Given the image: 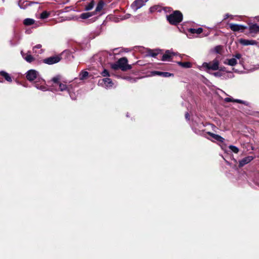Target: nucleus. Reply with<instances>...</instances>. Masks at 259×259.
Listing matches in <instances>:
<instances>
[{
	"label": "nucleus",
	"instance_id": "1",
	"mask_svg": "<svg viewBox=\"0 0 259 259\" xmlns=\"http://www.w3.org/2000/svg\"><path fill=\"white\" fill-rule=\"evenodd\" d=\"M238 60L239 64L248 72L253 71L259 69V64H251V58L249 57L240 53H236L233 55L232 58L226 59L224 63L231 66H234L237 64Z\"/></svg>",
	"mask_w": 259,
	"mask_h": 259
},
{
	"label": "nucleus",
	"instance_id": "2",
	"mask_svg": "<svg viewBox=\"0 0 259 259\" xmlns=\"http://www.w3.org/2000/svg\"><path fill=\"white\" fill-rule=\"evenodd\" d=\"M26 77L30 82H33L34 86L42 91H48L46 85V81L40 77L39 73L33 69L28 70L26 74Z\"/></svg>",
	"mask_w": 259,
	"mask_h": 259
},
{
	"label": "nucleus",
	"instance_id": "3",
	"mask_svg": "<svg viewBox=\"0 0 259 259\" xmlns=\"http://www.w3.org/2000/svg\"><path fill=\"white\" fill-rule=\"evenodd\" d=\"M190 125L193 132L199 135H202L204 132L205 125L200 118L197 116L193 117Z\"/></svg>",
	"mask_w": 259,
	"mask_h": 259
},
{
	"label": "nucleus",
	"instance_id": "4",
	"mask_svg": "<svg viewBox=\"0 0 259 259\" xmlns=\"http://www.w3.org/2000/svg\"><path fill=\"white\" fill-rule=\"evenodd\" d=\"M59 87V91L61 92H67L70 98L75 100L77 96L74 92V88L72 84H67L65 82H61L57 85Z\"/></svg>",
	"mask_w": 259,
	"mask_h": 259
},
{
	"label": "nucleus",
	"instance_id": "5",
	"mask_svg": "<svg viewBox=\"0 0 259 259\" xmlns=\"http://www.w3.org/2000/svg\"><path fill=\"white\" fill-rule=\"evenodd\" d=\"M166 19L170 24L176 25L182 21L183 15L180 11H175L166 16Z\"/></svg>",
	"mask_w": 259,
	"mask_h": 259
},
{
	"label": "nucleus",
	"instance_id": "6",
	"mask_svg": "<svg viewBox=\"0 0 259 259\" xmlns=\"http://www.w3.org/2000/svg\"><path fill=\"white\" fill-rule=\"evenodd\" d=\"M201 68L207 72L209 70H217L219 68V62L217 59H214L209 63L204 62Z\"/></svg>",
	"mask_w": 259,
	"mask_h": 259
},
{
	"label": "nucleus",
	"instance_id": "7",
	"mask_svg": "<svg viewBox=\"0 0 259 259\" xmlns=\"http://www.w3.org/2000/svg\"><path fill=\"white\" fill-rule=\"evenodd\" d=\"M149 0H135L132 4L131 8L134 11H137L138 9L145 5L146 3Z\"/></svg>",
	"mask_w": 259,
	"mask_h": 259
},
{
	"label": "nucleus",
	"instance_id": "8",
	"mask_svg": "<svg viewBox=\"0 0 259 259\" xmlns=\"http://www.w3.org/2000/svg\"><path fill=\"white\" fill-rule=\"evenodd\" d=\"M117 62L120 68L123 71H126L131 68V66L127 64V59L125 57L120 58Z\"/></svg>",
	"mask_w": 259,
	"mask_h": 259
},
{
	"label": "nucleus",
	"instance_id": "9",
	"mask_svg": "<svg viewBox=\"0 0 259 259\" xmlns=\"http://www.w3.org/2000/svg\"><path fill=\"white\" fill-rule=\"evenodd\" d=\"M98 84L108 89L111 88L113 85V83L110 78H105L100 79L98 81Z\"/></svg>",
	"mask_w": 259,
	"mask_h": 259
},
{
	"label": "nucleus",
	"instance_id": "10",
	"mask_svg": "<svg viewBox=\"0 0 259 259\" xmlns=\"http://www.w3.org/2000/svg\"><path fill=\"white\" fill-rule=\"evenodd\" d=\"M228 25L231 30L234 32H242L244 29L247 28V26L241 24H237L231 23L228 24Z\"/></svg>",
	"mask_w": 259,
	"mask_h": 259
},
{
	"label": "nucleus",
	"instance_id": "11",
	"mask_svg": "<svg viewBox=\"0 0 259 259\" xmlns=\"http://www.w3.org/2000/svg\"><path fill=\"white\" fill-rule=\"evenodd\" d=\"M61 58L59 56H51L50 57L45 59L43 62L49 65H52L59 62Z\"/></svg>",
	"mask_w": 259,
	"mask_h": 259
},
{
	"label": "nucleus",
	"instance_id": "12",
	"mask_svg": "<svg viewBox=\"0 0 259 259\" xmlns=\"http://www.w3.org/2000/svg\"><path fill=\"white\" fill-rule=\"evenodd\" d=\"M254 157L252 156H248L240 160L239 161V166L240 167H243L245 165L250 162L253 159Z\"/></svg>",
	"mask_w": 259,
	"mask_h": 259
},
{
	"label": "nucleus",
	"instance_id": "13",
	"mask_svg": "<svg viewBox=\"0 0 259 259\" xmlns=\"http://www.w3.org/2000/svg\"><path fill=\"white\" fill-rule=\"evenodd\" d=\"M21 54L23 58L28 63H31L34 60V58L31 55V52L30 51L25 53L22 51L21 52Z\"/></svg>",
	"mask_w": 259,
	"mask_h": 259
},
{
	"label": "nucleus",
	"instance_id": "14",
	"mask_svg": "<svg viewBox=\"0 0 259 259\" xmlns=\"http://www.w3.org/2000/svg\"><path fill=\"white\" fill-rule=\"evenodd\" d=\"M151 75L153 76L159 75L164 77H169L170 76H173L174 74L172 73L167 72H161L158 71H153L151 72Z\"/></svg>",
	"mask_w": 259,
	"mask_h": 259
},
{
	"label": "nucleus",
	"instance_id": "15",
	"mask_svg": "<svg viewBox=\"0 0 259 259\" xmlns=\"http://www.w3.org/2000/svg\"><path fill=\"white\" fill-rule=\"evenodd\" d=\"M239 42L243 46L256 45L257 42L254 40L245 39L240 38L238 40Z\"/></svg>",
	"mask_w": 259,
	"mask_h": 259
},
{
	"label": "nucleus",
	"instance_id": "16",
	"mask_svg": "<svg viewBox=\"0 0 259 259\" xmlns=\"http://www.w3.org/2000/svg\"><path fill=\"white\" fill-rule=\"evenodd\" d=\"M188 32H189L190 34H187V36L189 38H192L193 36L191 35L194 34H199L203 32V29L201 27H199L198 28L195 29V28H189L188 30Z\"/></svg>",
	"mask_w": 259,
	"mask_h": 259
},
{
	"label": "nucleus",
	"instance_id": "17",
	"mask_svg": "<svg viewBox=\"0 0 259 259\" xmlns=\"http://www.w3.org/2000/svg\"><path fill=\"white\" fill-rule=\"evenodd\" d=\"M224 101L226 102H236L238 103L242 104L246 106H248L249 103L247 102L240 100V99H234L232 98L227 97L224 99Z\"/></svg>",
	"mask_w": 259,
	"mask_h": 259
},
{
	"label": "nucleus",
	"instance_id": "18",
	"mask_svg": "<svg viewBox=\"0 0 259 259\" xmlns=\"http://www.w3.org/2000/svg\"><path fill=\"white\" fill-rule=\"evenodd\" d=\"M249 30L251 33H257L259 32V25L256 24H251L249 25Z\"/></svg>",
	"mask_w": 259,
	"mask_h": 259
},
{
	"label": "nucleus",
	"instance_id": "19",
	"mask_svg": "<svg viewBox=\"0 0 259 259\" xmlns=\"http://www.w3.org/2000/svg\"><path fill=\"white\" fill-rule=\"evenodd\" d=\"M172 55H174V53L167 50L165 52V54L162 55L161 60L163 61H169Z\"/></svg>",
	"mask_w": 259,
	"mask_h": 259
},
{
	"label": "nucleus",
	"instance_id": "20",
	"mask_svg": "<svg viewBox=\"0 0 259 259\" xmlns=\"http://www.w3.org/2000/svg\"><path fill=\"white\" fill-rule=\"evenodd\" d=\"M206 133L208 135L212 137V138H213V139H214L215 140H216L217 141H219L220 142H223L224 141V139L218 135L209 132H208Z\"/></svg>",
	"mask_w": 259,
	"mask_h": 259
},
{
	"label": "nucleus",
	"instance_id": "21",
	"mask_svg": "<svg viewBox=\"0 0 259 259\" xmlns=\"http://www.w3.org/2000/svg\"><path fill=\"white\" fill-rule=\"evenodd\" d=\"M160 50H148V56L152 57H155L160 53Z\"/></svg>",
	"mask_w": 259,
	"mask_h": 259
},
{
	"label": "nucleus",
	"instance_id": "22",
	"mask_svg": "<svg viewBox=\"0 0 259 259\" xmlns=\"http://www.w3.org/2000/svg\"><path fill=\"white\" fill-rule=\"evenodd\" d=\"M0 75H2L3 77L5 78V79L9 81V82H12V79L11 77L10 76V74L4 71H0Z\"/></svg>",
	"mask_w": 259,
	"mask_h": 259
},
{
	"label": "nucleus",
	"instance_id": "23",
	"mask_svg": "<svg viewBox=\"0 0 259 259\" xmlns=\"http://www.w3.org/2000/svg\"><path fill=\"white\" fill-rule=\"evenodd\" d=\"M41 45L40 44H38L34 47H33V51L34 53L37 54H42L43 53V50L41 49Z\"/></svg>",
	"mask_w": 259,
	"mask_h": 259
},
{
	"label": "nucleus",
	"instance_id": "24",
	"mask_svg": "<svg viewBox=\"0 0 259 259\" xmlns=\"http://www.w3.org/2000/svg\"><path fill=\"white\" fill-rule=\"evenodd\" d=\"M104 5V2L102 1H100L98 3V4L96 8L95 11L94 12L95 14H96V13H97V12H100L102 10V9H103Z\"/></svg>",
	"mask_w": 259,
	"mask_h": 259
},
{
	"label": "nucleus",
	"instance_id": "25",
	"mask_svg": "<svg viewBox=\"0 0 259 259\" xmlns=\"http://www.w3.org/2000/svg\"><path fill=\"white\" fill-rule=\"evenodd\" d=\"M94 15H95V12L83 13L80 15V17L82 19H85L93 16Z\"/></svg>",
	"mask_w": 259,
	"mask_h": 259
},
{
	"label": "nucleus",
	"instance_id": "26",
	"mask_svg": "<svg viewBox=\"0 0 259 259\" xmlns=\"http://www.w3.org/2000/svg\"><path fill=\"white\" fill-rule=\"evenodd\" d=\"M35 20L31 18H26L24 20L23 23L25 25L29 26L33 24Z\"/></svg>",
	"mask_w": 259,
	"mask_h": 259
},
{
	"label": "nucleus",
	"instance_id": "27",
	"mask_svg": "<svg viewBox=\"0 0 259 259\" xmlns=\"http://www.w3.org/2000/svg\"><path fill=\"white\" fill-rule=\"evenodd\" d=\"M89 75V73L86 71H81V72L79 73V79L81 80H83L87 78Z\"/></svg>",
	"mask_w": 259,
	"mask_h": 259
},
{
	"label": "nucleus",
	"instance_id": "28",
	"mask_svg": "<svg viewBox=\"0 0 259 259\" xmlns=\"http://www.w3.org/2000/svg\"><path fill=\"white\" fill-rule=\"evenodd\" d=\"M50 13L49 12H48L47 11H44L41 13L40 16V18L41 19H45L49 17L50 16Z\"/></svg>",
	"mask_w": 259,
	"mask_h": 259
},
{
	"label": "nucleus",
	"instance_id": "29",
	"mask_svg": "<svg viewBox=\"0 0 259 259\" xmlns=\"http://www.w3.org/2000/svg\"><path fill=\"white\" fill-rule=\"evenodd\" d=\"M52 81L56 84L57 85L59 84L61 81H60V76L58 75L54 77L52 79Z\"/></svg>",
	"mask_w": 259,
	"mask_h": 259
},
{
	"label": "nucleus",
	"instance_id": "30",
	"mask_svg": "<svg viewBox=\"0 0 259 259\" xmlns=\"http://www.w3.org/2000/svg\"><path fill=\"white\" fill-rule=\"evenodd\" d=\"M94 6V2L93 1H92L90 3H89L85 7V10L86 11H89L92 10Z\"/></svg>",
	"mask_w": 259,
	"mask_h": 259
},
{
	"label": "nucleus",
	"instance_id": "31",
	"mask_svg": "<svg viewBox=\"0 0 259 259\" xmlns=\"http://www.w3.org/2000/svg\"><path fill=\"white\" fill-rule=\"evenodd\" d=\"M178 64L181 65V66L185 68H190L191 67V64L190 62H179Z\"/></svg>",
	"mask_w": 259,
	"mask_h": 259
},
{
	"label": "nucleus",
	"instance_id": "32",
	"mask_svg": "<svg viewBox=\"0 0 259 259\" xmlns=\"http://www.w3.org/2000/svg\"><path fill=\"white\" fill-rule=\"evenodd\" d=\"M28 1L23 2L22 3L19 2V3H18V5L21 9H25L26 6L28 5Z\"/></svg>",
	"mask_w": 259,
	"mask_h": 259
},
{
	"label": "nucleus",
	"instance_id": "33",
	"mask_svg": "<svg viewBox=\"0 0 259 259\" xmlns=\"http://www.w3.org/2000/svg\"><path fill=\"white\" fill-rule=\"evenodd\" d=\"M229 148L234 153H238V152H239V149L235 146H233V145H230L229 146Z\"/></svg>",
	"mask_w": 259,
	"mask_h": 259
},
{
	"label": "nucleus",
	"instance_id": "34",
	"mask_svg": "<svg viewBox=\"0 0 259 259\" xmlns=\"http://www.w3.org/2000/svg\"><path fill=\"white\" fill-rule=\"evenodd\" d=\"M101 74L104 77L109 76L110 74L108 71L107 69H104L102 72Z\"/></svg>",
	"mask_w": 259,
	"mask_h": 259
},
{
	"label": "nucleus",
	"instance_id": "35",
	"mask_svg": "<svg viewBox=\"0 0 259 259\" xmlns=\"http://www.w3.org/2000/svg\"><path fill=\"white\" fill-rule=\"evenodd\" d=\"M210 74L217 77H221L222 76V72L221 71H217L211 73Z\"/></svg>",
	"mask_w": 259,
	"mask_h": 259
},
{
	"label": "nucleus",
	"instance_id": "36",
	"mask_svg": "<svg viewBox=\"0 0 259 259\" xmlns=\"http://www.w3.org/2000/svg\"><path fill=\"white\" fill-rule=\"evenodd\" d=\"M111 67H112V68H113L114 70H116L118 68H120L118 62H117L116 63L112 64Z\"/></svg>",
	"mask_w": 259,
	"mask_h": 259
},
{
	"label": "nucleus",
	"instance_id": "37",
	"mask_svg": "<svg viewBox=\"0 0 259 259\" xmlns=\"http://www.w3.org/2000/svg\"><path fill=\"white\" fill-rule=\"evenodd\" d=\"M228 18H230L231 19H233V16L232 15H230L228 13L227 14H226L224 16V20H226L227 19H228Z\"/></svg>",
	"mask_w": 259,
	"mask_h": 259
},
{
	"label": "nucleus",
	"instance_id": "38",
	"mask_svg": "<svg viewBox=\"0 0 259 259\" xmlns=\"http://www.w3.org/2000/svg\"><path fill=\"white\" fill-rule=\"evenodd\" d=\"M58 2L61 4H65L69 2V0H56Z\"/></svg>",
	"mask_w": 259,
	"mask_h": 259
},
{
	"label": "nucleus",
	"instance_id": "39",
	"mask_svg": "<svg viewBox=\"0 0 259 259\" xmlns=\"http://www.w3.org/2000/svg\"><path fill=\"white\" fill-rule=\"evenodd\" d=\"M69 8V7H66L63 10H61L60 11V13H65V12H66L68 11V9Z\"/></svg>",
	"mask_w": 259,
	"mask_h": 259
},
{
	"label": "nucleus",
	"instance_id": "40",
	"mask_svg": "<svg viewBox=\"0 0 259 259\" xmlns=\"http://www.w3.org/2000/svg\"><path fill=\"white\" fill-rule=\"evenodd\" d=\"M185 118L187 120H189L190 119H189V114L188 113H186L185 114Z\"/></svg>",
	"mask_w": 259,
	"mask_h": 259
},
{
	"label": "nucleus",
	"instance_id": "41",
	"mask_svg": "<svg viewBox=\"0 0 259 259\" xmlns=\"http://www.w3.org/2000/svg\"><path fill=\"white\" fill-rule=\"evenodd\" d=\"M14 38L16 39H19V35L17 33H15L14 35Z\"/></svg>",
	"mask_w": 259,
	"mask_h": 259
},
{
	"label": "nucleus",
	"instance_id": "42",
	"mask_svg": "<svg viewBox=\"0 0 259 259\" xmlns=\"http://www.w3.org/2000/svg\"><path fill=\"white\" fill-rule=\"evenodd\" d=\"M72 19H73V17H66L65 19H64L65 20H71Z\"/></svg>",
	"mask_w": 259,
	"mask_h": 259
},
{
	"label": "nucleus",
	"instance_id": "43",
	"mask_svg": "<svg viewBox=\"0 0 259 259\" xmlns=\"http://www.w3.org/2000/svg\"><path fill=\"white\" fill-rule=\"evenodd\" d=\"M108 54V52H103L101 54H100L99 55L101 56L102 55H106Z\"/></svg>",
	"mask_w": 259,
	"mask_h": 259
},
{
	"label": "nucleus",
	"instance_id": "44",
	"mask_svg": "<svg viewBox=\"0 0 259 259\" xmlns=\"http://www.w3.org/2000/svg\"><path fill=\"white\" fill-rule=\"evenodd\" d=\"M254 19L257 21H259V16H256Z\"/></svg>",
	"mask_w": 259,
	"mask_h": 259
},
{
	"label": "nucleus",
	"instance_id": "45",
	"mask_svg": "<svg viewBox=\"0 0 259 259\" xmlns=\"http://www.w3.org/2000/svg\"><path fill=\"white\" fill-rule=\"evenodd\" d=\"M153 7H151V8H150V12H153Z\"/></svg>",
	"mask_w": 259,
	"mask_h": 259
},
{
	"label": "nucleus",
	"instance_id": "46",
	"mask_svg": "<svg viewBox=\"0 0 259 259\" xmlns=\"http://www.w3.org/2000/svg\"><path fill=\"white\" fill-rule=\"evenodd\" d=\"M210 125H211V126L213 128V127H214V128H215V127H215V125H214L213 124H210Z\"/></svg>",
	"mask_w": 259,
	"mask_h": 259
},
{
	"label": "nucleus",
	"instance_id": "47",
	"mask_svg": "<svg viewBox=\"0 0 259 259\" xmlns=\"http://www.w3.org/2000/svg\"><path fill=\"white\" fill-rule=\"evenodd\" d=\"M220 48V47H219V46H217V47L215 48V49H218V48Z\"/></svg>",
	"mask_w": 259,
	"mask_h": 259
},
{
	"label": "nucleus",
	"instance_id": "48",
	"mask_svg": "<svg viewBox=\"0 0 259 259\" xmlns=\"http://www.w3.org/2000/svg\"><path fill=\"white\" fill-rule=\"evenodd\" d=\"M129 16H130V15H127V17H126V18H129Z\"/></svg>",
	"mask_w": 259,
	"mask_h": 259
},
{
	"label": "nucleus",
	"instance_id": "49",
	"mask_svg": "<svg viewBox=\"0 0 259 259\" xmlns=\"http://www.w3.org/2000/svg\"><path fill=\"white\" fill-rule=\"evenodd\" d=\"M129 16H130V15H127V17H126V18H129Z\"/></svg>",
	"mask_w": 259,
	"mask_h": 259
}]
</instances>
